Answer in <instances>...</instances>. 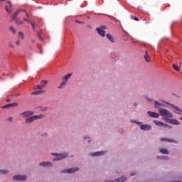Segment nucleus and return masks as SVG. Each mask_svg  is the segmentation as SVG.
<instances>
[{
    "label": "nucleus",
    "instance_id": "nucleus-28",
    "mask_svg": "<svg viewBox=\"0 0 182 182\" xmlns=\"http://www.w3.org/2000/svg\"><path fill=\"white\" fill-rule=\"evenodd\" d=\"M38 109H40L41 112H46L48 110V107H38Z\"/></svg>",
    "mask_w": 182,
    "mask_h": 182
},
{
    "label": "nucleus",
    "instance_id": "nucleus-41",
    "mask_svg": "<svg viewBox=\"0 0 182 182\" xmlns=\"http://www.w3.org/2000/svg\"><path fill=\"white\" fill-rule=\"evenodd\" d=\"M38 39H40V41H43V38H42V36H41V34H38Z\"/></svg>",
    "mask_w": 182,
    "mask_h": 182
},
{
    "label": "nucleus",
    "instance_id": "nucleus-52",
    "mask_svg": "<svg viewBox=\"0 0 182 182\" xmlns=\"http://www.w3.org/2000/svg\"><path fill=\"white\" fill-rule=\"evenodd\" d=\"M5 0H0V3L4 2Z\"/></svg>",
    "mask_w": 182,
    "mask_h": 182
},
{
    "label": "nucleus",
    "instance_id": "nucleus-13",
    "mask_svg": "<svg viewBox=\"0 0 182 182\" xmlns=\"http://www.w3.org/2000/svg\"><path fill=\"white\" fill-rule=\"evenodd\" d=\"M125 181H127V178L122 176V177L117 178L114 181H112L111 182H125Z\"/></svg>",
    "mask_w": 182,
    "mask_h": 182
},
{
    "label": "nucleus",
    "instance_id": "nucleus-17",
    "mask_svg": "<svg viewBox=\"0 0 182 182\" xmlns=\"http://www.w3.org/2000/svg\"><path fill=\"white\" fill-rule=\"evenodd\" d=\"M21 11H22V9H19V10L16 11L11 16L12 19H14V20L16 19V16H18V15H19V12H21Z\"/></svg>",
    "mask_w": 182,
    "mask_h": 182
},
{
    "label": "nucleus",
    "instance_id": "nucleus-21",
    "mask_svg": "<svg viewBox=\"0 0 182 182\" xmlns=\"http://www.w3.org/2000/svg\"><path fill=\"white\" fill-rule=\"evenodd\" d=\"M160 141H171V143H177V141H173V139H168L166 138H161Z\"/></svg>",
    "mask_w": 182,
    "mask_h": 182
},
{
    "label": "nucleus",
    "instance_id": "nucleus-37",
    "mask_svg": "<svg viewBox=\"0 0 182 182\" xmlns=\"http://www.w3.org/2000/svg\"><path fill=\"white\" fill-rule=\"evenodd\" d=\"M16 22L18 25H22V23H23V22H22L21 20H16Z\"/></svg>",
    "mask_w": 182,
    "mask_h": 182
},
{
    "label": "nucleus",
    "instance_id": "nucleus-33",
    "mask_svg": "<svg viewBox=\"0 0 182 182\" xmlns=\"http://www.w3.org/2000/svg\"><path fill=\"white\" fill-rule=\"evenodd\" d=\"M66 85L65 82H61V84L60 85V86L58 87V89H63V87H65V85Z\"/></svg>",
    "mask_w": 182,
    "mask_h": 182
},
{
    "label": "nucleus",
    "instance_id": "nucleus-9",
    "mask_svg": "<svg viewBox=\"0 0 182 182\" xmlns=\"http://www.w3.org/2000/svg\"><path fill=\"white\" fill-rule=\"evenodd\" d=\"M52 166H53V164L50 161L41 162L39 164L40 167H52Z\"/></svg>",
    "mask_w": 182,
    "mask_h": 182
},
{
    "label": "nucleus",
    "instance_id": "nucleus-14",
    "mask_svg": "<svg viewBox=\"0 0 182 182\" xmlns=\"http://www.w3.org/2000/svg\"><path fill=\"white\" fill-rule=\"evenodd\" d=\"M154 107L156 109H160V107H163V104H161V102H159V101H154Z\"/></svg>",
    "mask_w": 182,
    "mask_h": 182
},
{
    "label": "nucleus",
    "instance_id": "nucleus-24",
    "mask_svg": "<svg viewBox=\"0 0 182 182\" xmlns=\"http://www.w3.org/2000/svg\"><path fill=\"white\" fill-rule=\"evenodd\" d=\"M144 57L146 62H150V58L149 57V54H147V51L145 52V55H144Z\"/></svg>",
    "mask_w": 182,
    "mask_h": 182
},
{
    "label": "nucleus",
    "instance_id": "nucleus-25",
    "mask_svg": "<svg viewBox=\"0 0 182 182\" xmlns=\"http://www.w3.org/2000/svg\"><path fill=\"white\" fill-rule=\"evenodd\" d=\"M33 89L34 90H42L43 87H42V85H34Z\"/></svg>",
    "mask_w": 182,
    "mask_h": 182
},
{
    "label": "nucleus",
    "instance_id": "nucleus-2",
    "mask_svg": "<svg viewBox=\"0 0 182 182\" xmlns=\"http://www.w3.org/2000/svg\"><path fill=\"white\" fill-rule=\"evenodd\" d=\"M159 114H161L162 117H169V118L173 117V114L170 111L166 109H160Z\"/></svg>",
    "mask_w": 182,
    "mask_h": 182
},
{
    "label": "nucleus",
    "instance_id": "nucleus-12",
    "mask_svg": "<svg viewBox=\"0 0 182 182\" xmlns=\"http://www.w3.org/2000/svg\"><path fill=\"white\" fill-rule=\"evenodd\" d=\"M70 76H72V74L70 73L64 75L62 78L63 82L68 83V80L70 79Z\"/></svg>",
    "mask_w": 182,
    "mask_h": 182
},
{
    "label": "nucleus",
    "instance_id": "nucleus-26",
    "mask_svg": "<svg viewBox=\"0 0 182 182\" xmlns=\"http://www.w3.org/2000/svg\"><path fill=\"white\" fill-rule=\"evenodd\" d=\"M107 39H109V41H110V42H114V39L113 38V36H112V35L107 33Z\"/></svg>",
    "mask_w": 182,
    "mask_h": 182
},
{
    "label": "nucleus",
    "instance_id": "nucleus-8",
    "mask_svg": "<svg viewBox=\"0 0 182 182\" xmlns=\"http://www.w3.org/2000/svg\"><path fill=\"white\" fill-rule=\"evenodd\" d=\"M147 114H149L150 117H154V119H159V117H160V114L151 111H148Z\"/></svg>",
    "mask_w": 182,
    "mask_h": 182
},
{
    "label": "nucleus",
    "instance_id": "nucleus-40",
    "mask_svg": "<svg viewBox=\"0 0 182 182\" xmlns=\"http://www.w3.org/2000/svg\"><path fill=\"white\" fill-rule=\"evenodd\" d=\"M23 21H25L26 22H28V23H31L32 22V21L28 20V18H23Z\"/></svg>",
    "mask_w": 182,
    "mask_h": 182
},
{
    "label": "nucleus",
    "instance_id": "nucleus-54",
    "mask_svg": "<svg viewBox=\"0 0 182 182\" xmlns=\"http://www.w3.org/2000/svg\"><path fill=\"white\" fill-rule=\"evenodd\" d=\"M180 120H182V117H180Z\"/></svg>",
    "mask_w": 182,
    "mask_h": 182
},
{
    "label": "nucleus",
    "instance_id": "nucleus-16",
    "mask_svg": "<svg viewBox=\"0 0 182 182\" xmlns=\"http://www.w3.org/2000/svg\"><path fill=\"white\" fill-rule=\"evenodd\" d=\"M153 122L156 126H159V127H163V126L164 125V123L160 121L154 120Z\"/></svg>",
    "mask_w": 182,
    "mask_h": 182
},
{
    "label": "nucleus",
    "instance_id": "nucleus-34",
    "mask_svg": "<svg viewBox=\"0 0 182 182\" xmlns=\"http://www.w3.org/2000/svg\"><path fill=\"white\" fill-rule=\"evenodd\" d=\"M146 102H149L150 103H151V102H153V99L149 97H145Z\"/></svg>",
    "mask_w": 182,
    "mask_h": 182
},
{
    "label": "nucleus",
    "instance_id": "nucleus-19",
    "mask_svg": "<svg viewBox=\"0 0 182 182\" xmlns=\"http://www.w3.org/2000/svg\"><path fill=\"white\" fill-rule=\"evenodd\" d=\"M9 4V6H6V11L7 13L11 14V6H12V4H11V1H7Z\"/></svg>",
    "mask_w": 182,
    "mask_h": 182
},
{
    "label": "nucleus",
    "instance_id": "nucleus-15",
    "mask_svg": "<svg viewBox=\"0 0 182 182\" xmlns=\"http://www.w3.org/2000/svg\"><path fill=\"white\" fill-rule=\"evenodd\" d=\"M18 106V103L8 104L2 107V109H9V107H14Z\"/></svg>",
    "mask_w": 182,
    "mask_h": 182
},
{
    "label": "nucleus",
    "instance_id": "nucleus-4",
    "mask_svg": "<svg viewBox=\"0 0 182 182\" xmlns=\"http://www.w3.org/2000/svg\"><path fill=\"white\" fill-rule=\"evenodd\" d=\"M161 102H164V103H166L167 105H169L170 106H171V107H173L175 110V113H177V114H182V109H180L178 107L175 106L173 104L168 103V102H166L164 100H160Z\"/></svg>",
    "mask_w": 182,
    "mask_h": 182
},
{
    "label": "nucleus",
    "instance_id": "nucleus-53",
    "mask_svg": "<svg viewBox=\"0 0 182 182\" xmlns=\"http://www.w3.org/2000/svg\"><path fill=\"white\" fill-rule=\"evenodd\" d=\"M134 106H137V104H136V103H135V104H134Z\"/></svg>",
    "mask_w": 182,
    "mask_h": 182
},
{
    "label": "nucleus",
    "instance_id": "nucleus-38",
    "mask_svg": "<svg viewBox=\"0 0 182 182\" xmlns=\"http://www.w3.org/2000/svg\"><path fill=\"white\" fill-rule=\"evenodd\" d=\"M14 119L11 117H9V118H7V122H9L10 123H12Z\"/></svg>",
    "mask_w": 182,
    "mask_h": 182
},
{
    "label": "nucleus",
    "instance_id": "nucleus-11",
    "mask_svg": "<svg viewBox=\"0 0 182 182\" xmlns=\"http://www.w3.org/2000/svg\"><path fill=\"white\" fill-rule=\"evenodd\" d=\"M140 129L141 130H144V131L151 130V127L149 124H143V125H140Z\"/></svg>",
    "mask_w": 182,
    "mask_h": 182
},
{
    "label": "nucleus",
    "instance_id": "nucleus-51",
    "mask_svg": "<svg viewBox=\"0 0 182 182\" xmlns=\"http://www.w3.org/2000/svg\"><path fill=\"white\" fill-rule=\"evenodd\" d=\"M6 102H11V99H7V100H6Z\"/></svg>",
    "mask_w": 182,
    "mask_h": 182
},
{
    "label": "nucleus",
    "instance_id": "nucleus-49",
    "mask_svg": "<svg viewBox=\"0 0 182 182\" xmlns=\"http://www.w3.org/2000/svg\"><path fill=\"white\" fill-rule=\"evenodd\" d=\"M75 22H77V23H82V22H80V21L76 20Z\"/></svg>",
    "mask_w": 182,
    "mask_h": 182
},
{
    "label": "nucleus",
    "instance_id": "nucleus-20",
    "mask_svg": "<svg viewBox=\"0 0 182 182\" xmlns=\"http://www.w3.org/2000/svg\"><path fill=\"white\" fill-rule=\"evenodd\" d=\"M171 124H174L175 126H178L180 124V122H178V121H177V119H172L171 120Z\"/></svg>",
    "mask_w": 182,
    "mask_h": 182
},
{
    "label": "nucleus",
    "instance_id": "nucleus-27",
    "mask_svg": "<svg viewBox=\"0 0 182 182\" xmlns=\"http://www.w3.org/2000/svg\"><path fill=\"white\" fill-rule=\"evenodd\" d=\"M47 83H48V80H43L41 82V86L43 87H45Z\"/></svg>",
    "mask_w": 182,
    "mask_h": 182
},
{
    "label": "nucleus",
    "instance_id": "nucleus-10",
    "mask_svg": "<svg viewBox=\"0 0 182 182\" xmlns=\"http://www.w3.org/2000/svg\"><path fill=\"white\" fill-rule=\"evenodd\" d=\"M96 31L97 32H98L99 35H100V36H102V38H105V36H106V31H105V30H102L100 28H97Z\"/></svg>",
    "mask_w": 182,
    "mask_h": 182
},
{
    "label": "nucleus",
    "instance_id": "nucleus-7",
    "mask_svg": "<svg viewBox=\"0 0 182 182\" xmlns=\"http://www.w3.org/2000/svg\"><path fill=\"white\" fill-rule=\"evenodd\" d=\"M76 171H79V168L75 167V168H70L69 169L63 170L61 171V173H69L72 174L73 173H76Z\"/></svg>",
    "mask_w": 182,
    "mask_h": 182
},
{
    "label": "nucleus",
    "instance_id": "nucleus-31",
    "mask_svg": "<svg viewBox=\"0 0 182 182\" xmlns=\"http://www.w3.org/2000/svg\"><path fill=\"white\" fill-rule=\"evenodd\" d=\"M38 135L41 136V137H46L48 136V133L46 132H44V133H41L39 132L38 133Z\"/></svg>",
    "mask_w": 182,
    "mask_h": 182
},
{
    "label": "nucleus",
    "instance_id": "nucleus-35",
    "mask_svg": "<svg viewBox=\"0 0 182 182\" xmlns=\"http://www.w3.org/2000/svg\"><path fill=\"white\" fill-rule=\"evenodd\" d=\"M0 174H8V171L0 170Z\"/></svg>",
    "mask_w": 182,
    "mask_h": 182
},
{
    "label": "nucleus",
    "instance_id": "nucleus-46",
    "mask_svg": "<svg viewBox=\"0 0 182 182\" xmlns=\"http://www.w3.org/2000/svg\"><path fill=\"white\" fill-rule=\"evenodd\" d=\"M163 126H164V127H165V128H166V127H170L168 126V124H164Z\"/></svg>",
    "mask_w": 182,
    "mask_h": 182
},
{
    "label": "nucleus",
    "instance_id": "nucleus-43",
    "mask_svg": "<svg viewBox=\"0 0 182 182\" xmlns=\"http://www.w3.org/2000/svg\"><path fill=\"white\" fill-rule=\"evenodd\" d=\"M16 45H17V46H19V45H21V41H16Z\"/></svg>",
    "mask_w": 182,
    "mask_h": 182
},
{
    "label": "nucleus",
    "instance_id": "nucleus-18",
    "mask_svg": "<svg viewBox=\"0 0 182 182\" xmlns=\"http://www.w3.org/2000/svg\"><path fill=\"white\" fill-rule=\"evenodd\" d=\"M42 93H45V90L34 91L31 93V95L36 96L38 95H42Z\"/></svg>",
    "mask_w": 182,
    "mask_h": 182
},
{
    "label": "nucleus",
    "instance_id": "nucleus-5",
    "mask_svg": "<svg viewBox=\"0 0 182 182\" xmlns=\"http://www.w3.org/2000/svg\"><path fill=\"white\" fill-rule=\"evenodd\" d=\"M27 176L25 175H16L14 176L13 180L18 181H26Z\"/></svg>",
    "mask_w": 182,
    "mask_h": 182
},
{
    "label": "nucleus",
    "instance_id": "nucleus-23",
    "mask_svg": "<svg viewBox=\"0 0 182 182\" xmlns=\"http://www.w3.org/2000/svg\"><path fill=\"white\" fill-rule=\"evenodd\" d=\"M105 154V151H97L92 154V156H103Z\"/></svg>",
    "mask_w": 182,
    "mask_h": 182
},
{
    "label": "nucleus",
    "instance_id": "nucleus-56",
    "mask_svg": "<svg viewBox=\"0 0 182 182\" xmlns=\"http://www.w3.org/2000/svg\"><path fill=\"white\" fill-rule=\"evenodd\" d=\"M90 141V140H88V143Z\"/></svg>",
    "mask_w": 182,
    "mask_h": 182
},
{
    "label": "nucleus",
    "instance_id": "nucleus-6",
    "mask_svg": "<svg viewBox=\"0 0 182 182\" xmlns=\"http://www.w3.org/2000/svg\"><path fill=\"white\" fill-rule=\"evenodd\" d=\"M35 114V112L32 111H26L20 114V116H22V117L26 118V117H31V116H33Z\"/></svg>",
    "mask_w": 182,
    "mask_h": 182
},
{
    "label": "nucleus",
    "instance_id": "nucleus-22",
    "mask_svg": "<svg viewBox=\"0 0 182 182\" xmlns=\"http://www.w3.org/2000/svg\"><path fill=\"white\" fill-rule=\"evenodd\" d=\"M159 151L162 154H168V151L166 149H164V148L159 149Z\"/></svg>",
    "mask_w": 182,
    "mask_h": 182
},
{
    "label": "nucleus",
    "instance_id": "nucleus-45",
    "mask_svg": "<svg viewBox=\"0 0 182 182\" xmlns=\"http://www.w3.org/2000/svg\"><path fill=\"white\" fill-rule=\"evenodd\" d=\"M166 122H167V123H171V119H166Z\"/></svg>",
    "mask_w": 182,
    "mask_h": 182
},
{
    "label": "nucleus",
    "instance_id": "nucleus-44",
    "mask_svg": "<svg viewBox=\"0 0 182 182\" xmlns=\"http://www.w3.org/2000/svg\"><path fill=\"white\" fill-rule=\"evenodd\" d=\"M132 122V123H136V124H141V122H136V121H133V120H132L131 121Z\"/></svg>",
    "mask_w": 182,
    "mask_h": 182
},
{
    "label": "nucleus",
    "instance_id": "nucleus-32",
    "mask_svg": "<svg viewBox=\"0 0 182 182\" xmlns=\"http://www.w3.org/2000/svg\"><path fill=\"white\" fill-rule=\"evenodd\" d=\"M31 26H32V28H33V31H35V26H36V23L35 22H30Z\"/></svg>",
    "mask_w": 182,
    "mask_h": 182
},
{
    "label": "nucleus",
    "instance_id": "nucleus-39",
    "mask_svg": "<svg viewBox=\"0 0 182 182\" xmlns=\"http://www.w3.org/2000/svg\"><path fill=\"white\" fill-rule=\"evenodd\" d=\"M9 29H10V31H11V32H13V33H15V28H14L13 26H10V27H9Z\"/></svg>",
    "mask_w": 182,
    "mask_h": 182
},
{
    "label": "nucleus",
    "instance_id": "nucleus-1",
    "mask_svg": "<svg viewBox=\"0 0 182 182\" xmlns=\"http://www.w3.org/2000/svg\"><path fill=\"white\" fill-rule=\"evenodd\" d=\"M45 118V114H41L40 115H34L32 117H28L27 119H25V123L29 124L32 123V122H35V120H39L40 119Z\"/></svg>",
    "mask_w": 182,
    "mask_h": 182
},
{
    "label": "nucleus",
    "instance_id": "nucleus-3",
    "mask_svg": "<svg viewBox=\"0 0 182 182\" xmlns=\"http://www.w3.org/2000/svg\"><path fill=\"white\" fill-rule=\"evenodd\" d=\"M52 156H56V157L53 159V161H56L58 160H63V159H66V157H68V154H66V153H64V154L53 153Z\"/></svg>",
    "mask_w": 182,
    "mask_h": 182
},
{
    "label": "nucleus",
    "instance_id": "nucleus-55",
    "mask_svg": "<svg viewBox=\"0 0 182 182\" xmlns=\"http://www.w3.org/2000/svg\"><path fill=\"white\" fill-rule=\"evenodd\" d=\"M87 139H89V138H88V137H87V138H85V140H86Z\"/></svg>",
    "mask_w": 182,
    "mask_h": 182
},
{
    "label": "nucleus",
    "instance_id": "nucleus-50",
    "mask_svg": "<svg viewBox=\"0 0 182 182\" xmlns=\"http://www.w3.org/2000/svg\"><path fill=\"white\" fill-rule=\"evenodd\" d=\"M31 43H35V40L32 39L31 40Z\"/></svg>",
    "mask_w": 182,
    "mask_h": 182
},
{
    "label": "nucleus",
    "instance_id": "nucleus-47",
    "mask_svg": "<svg viewBox=\"0 0 182 182\" xmlns=\"http://www.w3.org/2000/svg\"><path fill=\"white\" fill-rule=\"evenodd\" d=\"M134 20L138 21H139V18L134 17Z\"/></svg>",
    "mask_w": 182,
    "mask_h": 182
},
{
    "label": "nucleus",
    "instance_id": "nucleus-36",
    "mask_svg": "<svg viewBox=\"0 0 182 182\" xmlns=\"http://www.w3.org/2000/svg\"><path fill=\"white\" fill-rule=\"evenodd\" d=\"M8 46H9V48H12V49H14L15 48V46H14V44H12V43H9Z\"/></svg>",
    "mask_w": 182,
    "mask_h": 182
},
{
    "label": "nucleus",
    "instance_id": "nucleus-42",
    "mask_svg": "<svg viewBox=\"0 0 182 182\" xmlns=\"http://www.w3.org/2000/svg\"><path fill=\"white\" fill-rule=\"evenodd\" d=\"M21 11L26 12V15L27 18H29V14L26 12V10H22Z\"/></svg>",
    "mask_w": 182,
    "mask_h": 182
},
{
    "label": "nucleus",
    "instance_id": "nucleus-29",
    "mask_svg": "<svg viewBox=\"0 0 182 182\" xmlns=\"http://www.w3.org/2000/svg\"><path fill=\"white\" fill-rule=\"evenodd\" d=\"M18 38L19 39H24L25 38V36H23V33L22 32H18Z\"/></svg>",
    "mask_w": 182,
    "mask_h": 182
},
{
    "label": "nucleus",
    "instance_id": "nucleus-30",
    "mask_svg": "<svg viewBox=\"0 0 182 182\" xmlns=\"http://www.w3.org/2000/svg\"><path fill=\"white\" fill-rule=\"evenodd\" d=\"M174 70H176V72H180V68H178V66L176 65L175 64L172 65Z\"/></svg>",
    "mask_w": 182,
    "mask_h": 182
},
{
    "label": "nucleus",
    "instance_id": "nucleus-48",
    "mask_svg": "<svg viewBox=\"0 0 182 182\" xmlns=\"http://www.w3.org/2000/svg\"><path fill=\"white\" fill-rule=\"evenodd\" d=\"M131 176H136V172L131 173Z\"/></svg>",
    "mask_w": 182,
    "mask_h": 182
}]
</instances>
